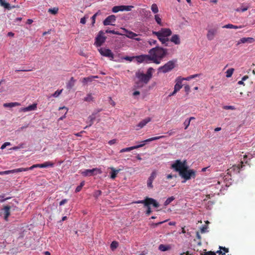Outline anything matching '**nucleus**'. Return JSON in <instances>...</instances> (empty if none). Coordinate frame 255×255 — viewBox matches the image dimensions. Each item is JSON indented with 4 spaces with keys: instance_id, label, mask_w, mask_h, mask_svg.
Here are the masks:
<instances>
[{
    "instance_id": "37",
    "label": "nucleus",
    "mask_w": 255,
    "mask_h": 255,
    "mask_svg": "<svg viewBox=\"0 0 255 255\" xmlns=\"http://www.w3.org/2000/svg\"><path fill=\"white\" fill-rule=\"evenodd\" d=\"M151 9L154 13H157L158 12V8L156 4L153 3L151 6Z\"/></svg>"
},
{
    "instance_id": "27",
    "label": "nucleus",
    "mask_w": 255,
    "mask_h": 255,
    "mask_svg": "<svg viewBox=\"0 0 255 255\" xmlns=\"http://www.w3.org/2000/svg\"><path fill=\"white\" fill-rule=\"evenodd\" d=\"M10 206H5L3 208V211H4V220L7 221L8 217L10 215Z\"/></svg>"
},
{
    "instance_id": "40",
    "label": "nucleus",
    "mask_w": 255,
    "mask_h": 255,
    "mask_svg": "<svg viewBox=\"0 0 255 255\" xmlns=\"http://www.w3.org/2000/svg\"><path fill=\"white\" fill-rule=\"evenodd\" d=\"M133 7L132 5H122V11H130Z\"/></svg>"
},
{
    "instance_id": "30",
    "label": "nucleus",
    "mask_w": 255,
    "mask_h": 255,
    "mask_svg": "<svg viewBox=\"0 0 255 255\" xmlns=\"http://www.w3.org/2000/svg\"><path fill=\"white\" fill-rule=\"evenodd\" d=\"M75 80H74L73 77H71L70 78V81L67 84V89L70 90L74 86Z\"/></svg>"
},
{
    "instance_id": "16",
    "label": "nucleus",
    "mask_w": 255,
    "mask_h": 255,
    "mask_svg": "<svg viewBox=\"0 0 255 255\" xmlns=\"http://www.w3.org/2000/svg\"><path fill=\"white\" fill-rule=\"evenodd\" d=\"M156 172L155 171H153L151 173L149 177L148 178L147 181V186L149 188H152L153 185H152V182L155 179V178L156 177Z\"/></svg>"
},
{
    "instance_id": "54",
    "label": "nucleus",
    "mask_w": 255,
    "mask_h": 255,
    "mask_svg": "<svg viewBox=\"0 0 255 255\" xmlns=\"http://www.w3.org/2000/svg\"><path fill=\"white\" fill-rule=\"evenodd\" d=\"M185 91L187 94H188L190 91V87L189 85H187L184 86Z\"/></svg>"
},
{
    "instance_id": "12",
    "label": "nucleus",
    "mask_w": 255,
    "mask_h": 255,
    "mask_svg": "<svg viewBox=\"0 0 255 255\" xmlns=\"http://www.w3.org/2000/svg\"><path fill=\"white\" fill-rule=\"evenodd\" d=\"M165 137V136L161 135V136H154V137H152L148 138L147 139H145V140L141 141V142H142L143 143H141L140 144H138V145H135L134 146L135 149H137V148L143 147L145 145V143H147V142H150V141H153V140H155L159 139H161V138H164Z\"/></svg>"
},
{
    "instance_id": "8",
    "label": "nucleus",
    "mask_w": 255,
    "mask_h": 255,
    "mask_svg": "<svg viewBox=\"0 0 255 255\" xmlns=\"http://www.w3.org/2000/svg\"><path fill=\"white\" fill-rule=\"evenodd\" d=\"M105 33L101 30L99 32L95 38V45L97 47L101 46L106 41V37L104 36Z\"/></svg>"
},
{
    "instance_id": "34",
    "label": "nucleus",
    "mask_w": 255,
    "mask_h": 255,
    "mask_svg": "<svg viewBox=\"0 0 255 255\" xmlns=\"http://www.w3.org/2000/svg\"><path fill=\"white\" fill-rule=\"evenodd\" d=\"M88 119L89 120V125L88 126H87L84 128L86 129L88 127H91L93 124V123H94V121L95 120V117L94 116V115H91V116H90L89 117H88Z\"/></svg>"
},
{
    "instance_id": "39",
    "label": "nucleus",
    "mask_w": 255,
    "mask_h": 255,
    "mask_svg": "<svg viewBox=\"0 0 255 255\" xmlns=\"http://www.w3.org/2000/svg\"><path fill=\"white\" fill-rule=\"evenodd\" d=\"M58 7H53V8H49L48 10V12L52 14H56L58 13Z\"/></svg>"
},
{
    "instance_id": "5",
    "label": "nucleus",
    "mask_w": 255,
    "mask_h": 255,
    "mask_svg": "<svg viewBox=\"0 0 255 255\" xmlns=\"http://www.w3.org/2000/svg\"><path fill=\"white\" fill-rule=\"evenodd\" d=\"M180 175L185 179L186 180L190 179L191 177L195 178L196 176V173L194 170L192 169H188V167L187 166L185 169L183 170V171L181 173Z\"/></svg>"
},
{
    "instance_id": "61",
    "label": "nucleus",
    "mask_w": 255,
    "mask_h": 255,
    "mask_svg": "<svg viewBox=\"0 0 255 255\" xmlns=\"http://www.w3.org/2000/svg\"><path fill=\"white\" fill-rule=\"evenodd\" d=\"M68 201V200L66 199H63L62 200H61L60 203H59V205L60 206H62V205H63L64 204H65V203H66Z\"/></svg>"
},
{
    "instance_id": "26",
    "label": "nucleus",
    "mask_w": 255,
    "mask_h": 255,
    "mask_svg": "<svg viewBox=\"0 0 255 255\" xmlns=\"http://www.w3.org/2000/svg\"><path fill=\"white\" fill-rule=\"evenodd\" d=\"M110 168L111 170L110 178L112 179H114L117 177V174L121 169H116L113 167H110Z\"/></svg>"
},
{
    "instance_id": "63",
    "label": "nucleus",
    "mask_w": 255,
    "mask_h": 255,
    "mask_svg": "<svg viewBox=\"0 0 255 255\" xmlns=\"http://www.w3.org/2000/svg\"><path fill=\"white\" fill-rule=\"evenodd\" d=\"M135 58L134 57H129V56H126L124 58V59L126 60L131 61L133 59Z\"/></svg>"
},
{
    "instance_id": "2",
    "label": "nucleus",
    "mask_w": 255,
    "mask_h": 255,
    "mask_svg": "<svg viewBox=\"0 0 255 255\" xmlns=\"http://www.w3.org/2000/svg\"><path fill=\"white\" fill-rule=\"evenodd\" d=\"M154 69L150 67L147 69L146 74H144L141 72H136V77L140 81L144 83V84H147L150 79L152 78V71Z\"/></svg>"
},
{
    "instance_id": "9",
    "label": "nucleus",
    "mask_w": 255,
    "mask_h": 255,
    "mask_svg": "<svg viewBox=\"0 0 255 255\" xmlns=\"http://www.w3.org/2000/svg\"><path fill=\"white\" fill-rule=\"evenodd\" d=\"M102 173V171L101 169L94 168L92 169H86L82 171L81 173L84 176H90L98 174H101Z\"/></svg>"
},
{
    "instance_id": "14",
    "label": "nucleus",
    "mask_w": 255,
    "mask_h": 255,
    "mask_svg": "<svg viewBox=\"0 0 255 255\" xmlns=\"http://www.w3.org/2000/svg\"><path fill=\"white\" fill-rule=\"evenodd\" d=\"M116 20V16L115 15H111L108 16L103 21L104 25H115L113 23L115 22Z\"/></svg>"
},
{
    "instance_id": "28",
    "label": "nucleus",
    "mask_w": 255,
    "mask_h": 255,
    "mask_svg": "<svg viewBox=\"0 0 255 255\" xmlns=\"http://www.w3.org/2000/svg\"><path fill=\"white\" fill-rule=\"evenodd\" d=\"M158 249L160 251L165 252L168 251L171 249V247L170 245H165L163 244H160L158 247Z\"/></svg>"
},
{
    "instance_id": "38",
    "label": "nucleus",
    "mask_w": 255,
    "mask_h": 255,
    "mask_svg": "<svg viewBox=\"0 0 255 255\" xmlns=\"http://www.w3.org/2000/svg\"><path fill=\"white\" fill-rule=\"evenodd\" d=\"M106 33H112V34H116V35H123V33H120L119 31H115L114 30H109V29H107L106 30Z\"/></svg>"
},
{
    "instance_id": "24",
    "label": "nucleus",
    "mask_w": 255,
    "mask_h": 255,
    "mask_svg": "<svg viewBox=\"0 0 255 255\" xmlns=\"http://www.w3.org/2000/svg\"><path fill=\"white\" fill-rule=\"evenodd\" d=\"M151 121V118H147L141 121H140L137 126L139 128H141L144 126H145L148 123Z\"/></svg>"
},
{
    "instance_id": "57",
    "label": "nucleus",
    "mask_w": 255,
    "mask_h": 255,
    "mask_svg": "<svg viewBox=\"0 0 255 255\" xmlns=\"http://www.w3.org/2000/svg\"><path fill=\"white\" fill-rule=\"evenodd\" d=\"M224 109L226 110H235V108L234 106H226L224 107Z\"/></svg>"
},
{
    "instance_id": "56",
    "label": "nucleus",
    "mask_w": 255,
    "mask_h": 255,
    "mask_svg": "<svg viewBox=\"0 0 255 255\" xmlns=\"http://www.w3.org/2000/svg\"><path fill=\"white\" fill-rule=\"evenodd\" d=\"M207 230V226L206 225H204L201 228V233H204L206 232Z\"/></svg>"
},
{
    "instance_id": "29",
    "label": "nucleus",
    "mask_w": 255,
    "mask_h": 255,
    "mask_svg": "<svg viewBox=\"0 0 255 255\" xmlns=\"http://www.w3.org/2000/svg\"><path fill=\"white\" fill-rule=\"evenodd\" d=\"M20 105V104L18 102H12V103H4L3 104L4 107H9L12 108L16 106H19Z\"/></svg>"
},
{
    "instance_id": "17",
    "label": "nucleus",
    "mask_w": 255,
    "mask_h": 255,
    "mask_svg": "<svg viewBox=\"0 0 255 255\" xmlns=\"http://www.w3.org/2000/svg\"><path fill=\"white\" fill-rule=\"evenodd\" d=\"M243 167V162L241 161L239 164L233 165L229 169L230 172L233 171L235 173L240 172L241 169Z\"/></svg>"
},
{
    "instance_id": "13",
    "label": "nucleus",
    "mask_w": 255,
    "mask_h": 255,
    "mask_svg": "<svg viewBox=\"0 0 255 255\" xmlns=\"http://www.w3.org/2000/svg\"><path fill=\"white\" fill-rule=\"evenodd\" d=\"M54 166V163L51 161H46L44 162L42 164H34L32 166L30 167V169H34V168L39 167V168H46L48 167H52Z\"/></svg>"
},
{
    "instance_id": "51",
    "label": "nucleus",
    "mask_w": 255,
    "mask_h": 255,
    "mask_svg": "<svg viewBox=\"0 0 255 255\" xmlns=\"http://www.w3.org/2000/svg\"><path fill=\"white\" fill-rule=\"evenodd\" d=\"M248 9V7H240V8H238L236 10L237 11H241V12H244L246 10H247Z\"/></svg>"
},
{
    "instance_id": "50",
    "label": "nucleus",
    "mask_w": 255,
    "mask_h": 255,
    "mask_svg": "<svg viewBox=\"0 0 255 255\" xmlns=\"http://www.w3.org/2000/svg\"><path fill=\"white\" fill-rule=\"evenodd\" d=\"M167 220H165L164 221H162V222H159L158 223H153L152 224V226H153V227H157L158 226H159V225H161L162 224H163V223H165L167 221Z\"/></svg>"
},
{
    "instance_id": "22",
    "label": "nucleus",
    "mask_w": 255,
    "mask_h": 255,
    "mask_svg": "<svg viewBox=\"0 0 255 255\" xmlns=\"http://www.w3.org/2000/svg\"><path fill=\"white\" fill-rule=\"evenodd\" d=\"M255 41V39L253 37H243L240 39L238 42V44L245 43H252L254 42Z\"/></svg>"
},
{
    "instance_id": "60",
    "label": "nucleus",
    "mask_w": 255,
    "mask_h": 255,
    "mask_svg": "<svg viewBox=\"0 0 255 255\" xmlns=\"http://www.w3.org/2000/svg\"><path fill=\"white\" fill-rule=\"evenodd\" d=\"M223 28H233V24H228L226 25H225L223 26Z\"/></svg>"
},
{
    "instance_id": "6",
    "label": "nucleus",
    "mask_w": 255,
    "mask_h": 255,
    "mask_svg": "<svg viewBox=\"0 0 255 255\" xmlns=\"http://www.w3.org/2000/svg\"><path fill=\"white\" fill-rule=\"evenodd\" d=\"M172 34L171 30L168 28H162L158 31H152V34L157 37H168Z\"/></svg>"
},
{
    "instance_id": "23",
    "label": "nucleus",
    "mask_w": 255,
    "mask_h": 255,
    "mask_svg": "<svg viewBox=\"0 0 255 255\" xmlns=\"http://www.w3.org/2000/svg\"><path fill=\"white\" fill-rule=\"evenodd\" d=\"M98 78H99V77L98 76H91L89 77L83 78L81 80V82L84 84H86L88 82H91L94 79Z\"/></svg>"
},
{
    "instance_id": "33",
    "label": "nucleus",
    "mask_w": 255,
    "mask_h": 255,
    "mask_svg": "<svg viewBox=\"0 0 255 255\" xmlns=\"http://www.w3.org/2000/svg\"><path fill=\"white\" fill-rule=\"evenodd\" d=\"M159 40L162 43V44H165V46H167L166 42L169 40L167 37H157Z\"/></svg>"
},
{
    "instance_id": "1",
    "label": "nucleus",
    "mask_w": 255,
    "mask_h": 255,
    "mask_svg": "<svg viewBox=\"0 0 255 255\" xmlns=\"http://www.w3.org/2000/svg\"><path fill=\"white\" fill-rule=\"evenodd\" d=\"M151 62L159 64L161 60L167 54V50L159 46H156L148 51Z\"/></svg>"
},
{
    "instance_id": "53",
    "label": "nucleus",
    "mask_w": 255,
    "mask_h": 255,
    "mask_svg": "<svg viewBox=\"0 0 255 255\" xmlns=\"http://www.w3.org/2000/svg\"><path fill=\"white\" fill-rule=\"evenodd\" d=\"M10 144H11L9 142H5L1 145V149H3L6 147V146L10 145Z\"/></svg>"
},
{
    "instance_id": "35",
    "label": "nucleus",
    "mask_w": 255,
    "mask_h": 255,
    "mask_svg": "<svg viewBox=\"0 0 255 255\" xmlns=\"http://www.w3.org/2000/svg\"><path fill=\"white\" fill-rule=\"evenodd\" d=\"M234 70H234V68H230V69H228L227 70V71L226 72V77L227 78H230L232 76V75H233V74L234 73Z\"/></svg>"
},
{
    "instance_id": "41",
    "label": "nucleus",
    "mask_w": 255,
    "mask_h": 255,
    "mask_svg": "<svg viewBox=\"0 0 255 255\" xmlns=\"http://www.w3.org/2000/svg\"><path fill=\"white\" fill-rule=\"evenodd\" d=\"M120 11H122V5L115 6L112 8V11L116 13Z\"/></svg>"
},
{
    "instance_id": "20",
    "label": "nucleus",
    "mask_w": 255,
    "mask_h": 255,
    "mask_svg": "<svg viewBox=\"0 0 255 255\" xmlns=\"http://www.w3.org/2000/svg\"><path fill=\"white\" fill-rule=\"evenodd\" d=\"M0 4L1 6L4 7L5 8L10 10L13 8L19 7L18 5L10 6L9 3L6 2L4 0H0Z\"/></svg>"
},
{
    "instance_id": "36",
    "label": "nucleus",
    "mask_w": 255,
    "mask_h": 255,
    "mask_svg": "<svg viewBox=\"0 0 255 255\" xmlns=\"http://www.w3.org/2000/svg\"><path fill=\"white\" fill-rule=\"evenodd\" d=\"M154 18L157 24L160 26H163V24L161 22V19L158 14H155L154 15Z\"/></svg>"
},
{
    "instance_id": "7",
    "label": "nucleus",
    "mask_w": 255,
    "mask_h": 255,
    "mask_svg": "<svg viewBox=\"0 0 255 255\" xmlns=\"http://www.w3.org/2000/svg\"><path fill=\"white\" fill-rule=\"evenodd\" d=\"M176 61L171 60L167 62L163 66L159 68V70H161L163 73H167L175 67Z\"/></svg>"
},
{
    "instance_id": "46",
    "label": "nucleus",
    "mask_w": 255,
    "mask_h": 255,
    "mask_svg": "<svg viewBox=\"0 0 255 255\" xmlns=\"http://www.w3.org/2000/svg\"><path fill=\"white\" fill-rule=\"evenodd\" d=\"M62 91V89L60 90H57L54 93L52 94V96L55 98L58 97L61 94Z\"/></svg>"
},
{
    "instance_id": "19",
    "label": "nucleus",
    "mask_w": 255,
    "mask_h": 255,
    "mask_svg": "<svg viewBox=\"0 0 255 255\" xmlns=\"http://www.w3.org/2000/svg\"><path fill=\"white\" fill-rule=\"evenodd\" d=\"M121 29L126 32V34H123V35H125L129 38L133 39L135 38V37H136L138 35L136 33H134L132 31H129L125 28H121Z\"/></svg>"
},
{
    "instance_id": "45",
    "label": "nucleus",
    "mask_w": 255,
    "mask_h": 255,
    "mask_svg": "<svg viewBox=\"0 0 255 255\" xmlns=\"http://www.w3.org/2000/svg\"><path fill=\"white\" fill-rule=\"evenodd\" d=\"M84 185H85V182H84V181H82V182L80 183V185L78 186L77 187V188H76V189H75V192H76V193H77V192H80V191L81 190V189H82V187H83V186H84Z\"/></svg>"
},
{
    "instance_id": "42",
    "label": "nucleus",
    "mask_w": 255,
    "mask_h": 255,
    "mask_svg": "<svg viewBox=\"0 0 255 255\" xmlns=\"http://www.w3.org/2000/svg\"><path fill=\"white\" fill-rule=\"evenodd\" d=\"M175 199V198L173 196H171L170 197L168 198L164 202V206H167L169 205L172 201H173Z\"/></svg>"
},
{
    "instance_id": "10",
    "label": "nucleus",
    "mask_w": 255,
    "mask_h": 255,
    "mask_svg": "<svg viewBox=\"0 0 255 255\" xmlns=\"http://www.w3.org/2000/svg\"><path fill=\"white\" fill-rule=\"evenodd\" d=\"M134 57L138 63H150L151 62L149 55L142 54L134 56Z\"/></svg>"
},
{
    "instance_id": "15",
    "label": "nucleus",
    "mask_w": 255,
    "mask_h": 255,
    "mask_svg": "<svg viewBox=\"0 0 255 255\" xmlns=\"http://www.w3.org/2000/svg\"><path fill=\"white\" fill-rule=\"evenodd\" d=\"M218 28H213L208 30L207 34V38L209 40H212L215 37L217 33Z\"/></svg>"
},
{
    "instance_id": "3",
    "label": "nucleus",
    "mask_w": 255,
    "mask_h": 255,
    "mask_svg": "<svg viewBox=\"0 0 255 255\" xmlns=\"http://www.w3.org/2000/svg\"><path fill=\"white\" fill-rule=\"evenodd\" d=\"M187 161L184 160L181 161L180 160H176L175 162L171 165V168L174 169L176 171L179 173V175L183 171L184 169L187 166Z\"/></svg>"
},
{
    "instance_id": "11",
    "label": "nucleus",
    "mask_w": 255,
    "mask_h": 255,
    "mask_svg": "<svg viewBox=\"0 0 255 255\" xmlns=\"http://www.w3.org/2000/svg\"><path fill=\"white\" fill-rule=\"evenodd\" d=\"M98 50L102 56L110 58L111 60L114 59V54L110 49L105 48H101L99 49Z\"/></svg>"
},
{
    "instance_id": "52",
    "label": "nucleus",
    "mask_w": 255,
    "mask_h": 255,
    "mask_svg": "<svg viewBox=\"0 0 255 255\" xmlns=\"http://www.w3.org/2000/svg\"><path fill=\"white\" fill-rule=\"evenodd\" d=\"M147 207V210L145 212V214L147 215V216H148L150 214V213H151V208H150V205H148V206H146Z\"/></svg>"
},
{
    "instance_id": "25",
    "label": "nucleus",
    "mask_w": 255,
    "mask_h": 255,
    "mask_svg": "<svg viewBox=\"0 0 255 255\" xmlns=\"http://www.w3.org/2000/svg\"><path fill=\"white\" fill-rule=\"evenodd\" d=\"M170 41L176 45H179L180 43V37L177 34L172 35L170 38Z\"/></svg>"
},
{
    "instance_id": "18",
    "label": "nucleus",
    "mask_w": 255,
    "mask_h": 255,
    "mask_svg": "<svg viewBox=\"0 0 255 255\" xmlns=\"http://www.w3.org/2000/svg\"><path fill=\"white\" fill-rule=\"evenodd\" d=\"M175 81H176V84H175V85L174 86V89L175 90V92H178L182 87V77H180V76L178 77L176 79Z\"/></svg>"
},
{
    "instance_id": "58",
    "label": "nucleus",
    "mask_w": 255,
    "mask_h": 255,
    "mask_svg": "<svg viewBox=\"0 0 255 255\" xmlns=\"http://www.w3.org/2000/svg\"><path fill=\"white\" fill-rule=\"evenodd\" d=\"M102 194V191L101 190H97L95 191L94 196L96 197H98L100 195H101Z\"/></svg>"
},
{
    "instance_id": "44",
    "label": "nucleus",
    "mask_w": 255,
    "mask_h": 255,
    "mask_svg": "<svg viewBox=\"0 0 255 255\" xmlns=\"http://www.w3.org/2000/svg\"><path fill=\"white\" fill-rule=\"evenodd\" d=\"M118 246V243L116 241H113L111 244L110 247L112 250L117 249Z\"/></svg>"
},
{
    "instance_id": "48",
    "label": "nucleus",
    "mask_w": 255,
    "mask_h": 255,
    "mask_svg": "<svg viewBox=\"0 0 255 255\" xmlns=\"http://www.w3.org/2000/svg\"><path fill=\"white\" fill-rule=\"evenodd\" d=\"M10 173H13L12 170H6V171H0V175L8 174H10Z\"/></svg>"
},
{
    "instance_id": "32",
    "label": "nucleus",
    "mask_w": 255,
    "mask_h": 255,
    "mask_svg": "<svg viewBox=\"0 0 255 255\" xmlns=\"http://www.w3.org/2000/svg\"><path fill=\"white\" fill-rule=\"evenodd\" d=\"M29 170H32V169H30V167H28V168H17V169H13L12 171H13V173H14L19 172H22V171H28Z\"/></svg>"
},
{
    "instance_id": "59",
    "label": "nucleus",
    "mask_w": 255,
    "mask_h": 255,
    "mask_svg": "<svg viewBox=\"0 0 255 255\" xmlns=\"http://www.w3.org/2000/svg\"><path fill=\"white\" fill-rule=\"evenodd\" d=\"M117 141V140L116 139H112V140H110V141H109L108 142V143L111 145H113L115 143H116Z\"/></svg>"
},
{
    "instance_id": "43",
    "label": "nucleus",
    "mask_w": 255,
    "mask_h": 255,
    "mask_svg": "<svg viewBox=\"0 0 255 255\" xmlns=\"http://www.w3.org/2000/svg\"><path fill=\"white\" fill-rule=\"evenodd\" d=\"M135 149L134 146H130V147H127V148H123L121 150L120 152L122 153V152H124L130 151H131V150H132L133 149Z\"/></svg>"
},
{
    "instance_id": "49",
    "label": "nucleus",
    "mask_w": 255,
    "mask_h": 255,
    "mask_svg": "<svg viewBox=\"0 0 255 255\" xmlns=\"http://www.w3.org/2000/svg\"><path fill=\"white\" fill-rule=\"evenodd\" d=\"M190 120H188V119H186L185 121V122L184 123V125L185 126V129H187L188 128V127L190 125Z\"/></svg>"
},
{
    "instance_id": "21",
    "label": "nucleus",
    "mask_w": 255,
    "mask_h": 255,
    "mask_svg": "<svg viewBox=\"0 0 255 255\" xmlns=\"http://www.w3.org/2000/svg\"><path fill=\"white\" fill-rule=\"evenodd\" d=\"M37 108V104H33L31 105H29V106L21 108L20 110V111L23 112H26L28 111H31L35 110Z\"/></svg>"
},
{
    "instance_id": "64",
    "label": "nucleus",
    "mask_w": 255,
    "mask_h": 255,
    "mask_svg": "<svg viewBox=\"0 0 255 255\" xmlns=\"http://www.w3.org/2000/svg\"><path fill=\"white\" fill-rule=\"evenodd\" d=\"M157 43V41L155 40H153V39H150L149 41V43L150 45H152V44H156Z\"/></svg>"
},
{
    "instance_id": "62",
    "label": "nucleus",
    "mask_w": 255,
    "mask_h": 255,
    "mask_svg": "<svg viewBox=\"0 0 255 255\" xmlns=\"http://www.w3.org/2000/svg\"><path fill=\"white\" fill-rule=\"evenodd\" d=\"M166 133L168 134L169 136H171L172 135H173L175 133V131H174L173 129H171V130L168 131L166 132Z\"/></svg>"
},
{
    "instance_id": "47",
    "label": "nucleus",
    "mask_w": 255,
    "mask_h": 255,
    "mask_svg": "<svg viewBox=\"0 0 255 255\" xmlns=\"http://www.w3.org/2000/svg\"><path fill=\"white\" fill-rule=\"evenodd\" d=\"M201 255H216L215 252L212 251L204 252Z\"/></svg>"
},
{
    "instance_id": "4",
    "label": "nucleus",
    "mask_w": 255,
    "mask_h": 255,
    "mask_svg": "<svg viewBox=\"0 0 255 255\" xmlns=\"http://www.w3.org/2000/svg\"><path fill=\"white\" fill-rule=\"evenodd\" d=\"M133 203L136 204H143L144 206H148V205H152L155 208H157L159 206L158 203H157L155 199L148 197H146L144 200H138Z\"/></svg>"
},
{
    "instance_id": "31",
    "label": "nucleus",
    "mask_w": 255,
    "mask_h": 255,
    "mask_svg": "<svg viewBox=\"0 0 255 255\" xmlns=\"http://www.w3.org/2000/svg\"><path fill=\"white\" fill-rule=\"evenodd\" d=\"M83 101L87 102L93 101L94 98L92 96V94L91 93L88 94L86 97L84 98Z\"/></svg>"
},
{
    "instance_id": "55",
    "label": "nucleus",
    "mask_w": 255,
    "mask_h": 255,
    "mask_svg": "<svg viewBox=\"0 0 255 255\" xmlns=\"http://www.w3.org/2000/svg\"><path fill=\"white\" fill-rule=\"evenodd\" d=\"M98 13L97 12L95 14H94L92 17V25H93L94 24V23H95V19H96V16H97Z\"/></svg>"
}]
</instances>
